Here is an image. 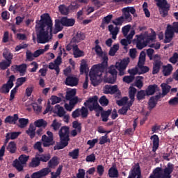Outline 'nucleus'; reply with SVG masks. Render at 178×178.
Returning <instances> with one entry per match:
<instances>
[{"label":"nucleus","mask_w":178,"mask_h":178,"mask_svg":"<svg viewBox=\"0 0 178 178\" xmlns=\"http://www.w3.org/2000/svg\"><path fill=\"white\" fill-rule=\"evenodd\" d=\"M161 86L162 88V91H163L162 95L164 97L169 93L171 89V86H168V83H161Z\"/></svg>","instance_id":"35"},{"label":"nucleus","mask_w":178,"mask_h":178,"mask_svg":"<svg viewBox=\"0 0 178 178\" xmlns=\"http://www.w3.org/2000/svg\"><path fill=\"white\" fill-rule=\"evenodd\" d=\"M122 11L124 13V19H125L127 22H131L132 20V16L131 15L128 13L126 10H123Z\"/></svg>","instance_id":"48"},{"label":"nucleus","mask_w":178,"mask_h":178,"mask_svg":"<svg viewBox=\"0 0 178 178\" xmlns=\"http://www.w3.org/2000/svg\"><path fill=\"white\" fill-rule=\"evenodd\" d=\"M51 170L49 169V168H43L40 171L33 173L31 176V178H42L49 175V173L51 172Z\"/></svg>","instance_id":"16"},{"label":"nucleus","mask_w":178,"mask_h":178,"mask_svg":"<svg viewBox=\"0 0 178 178\" xmlns=\"http://www.w3.org/2000/svg\"><path fill=\"white\" fill-rule=\"evenodd\" d=\"M103 92L106 95H114L117 92V94L115 95V98H120L121 97V92L118 90V86H111V85H106L104 87Z\"/></svg>","instance_id":"12"},{"label":"nucleus","mask_w":178,"mask_h":178,"mask_svg":"<svg viewBox=\"0 0 178 178\" xmlns=\"http://www.w3.org/2000/svg\"><path fill=\"white\" fill-rule=\"evenodd\" d=\"M40 162L47 163L51 159V155L49 154H36Z\"/></svg>","instance_id":"27"},{"label":"nucleus","mask_w":178,"mask_h":178,"mask_svg":"<svg viewBox=\"0 0 178 178\" xmlns=\"http://www.w3.org/2000/svg\"><path fill=\"white\" fill-rule=\"evenodd\" d=\"M58 157L54 156L49 162L48 167L50 168H54L56 166L58 165Z\"/></svg>","instance_id":"32"},{"label":"nucleus","mask_w":178,"mask_h":178,"mask_svg":"<svg viewBox=\"0 0 178 178\" xmlns=\"http://www.w3.org/2000/svg\"><path fill=\"white\" fill-rule=\"evenodd\" d=\"M108 57H107V56H104L102 63L101 64L92 65L91 70L90 71L89 76L93 86L96 87L101 83V77L102 76V73L108 67Z\"/></svg>","instance_id":"2"},{"label":"nucleus","mask_w":178,"mask_h":178,"mask_svg":"<svg viewBox=\"0 0 178 178\" xmlns=\"http://www.w3.org/2000/svg\"><path fill=\"white\" fill-rule=\"evenodd\" d=\"M56 107H58V112H57L58 116L59 118L63 117L66 113L64 108L60 106L59 105H56Z\"/></svg>","instance_id":"54"},{"label":"nucleus","mask_w":178,"mask_h":178,"mask_svg":"<svg viewBox=\"0 0 178 178\" xmlns=\"http://www.w3.org/2000/svg\"><path fill=\"white\" fill-rule=\"evenodd\" d=\"M62 26L65 27H72L75 24L74 18H68L67 17H62Z\"/></svg>","instance_id":"18"},{"label":"nucleus","mask_w":178,"mask_h":178,"mask_svg":"<svg viewBox=\"0 0 178 178\" xmlns=\"http://www.w3.org/2000/svg\"><path fill=\"white\" fill-rule=\"evenodd\" d=\"M168 104L170 105V106H177L178 105V97H175L172 99H171L169 102H168Z\"/></svg>","instance_id":"64"},{"label":"nucleus","mask_w":178,"mask_h":178,"mask_svg":"<svg viewBox=\"0 0 178 178\" xmlns=\"http://www.w3.org/2000/svg\"><path fill=\"white\" fill-rule=\"evenodd\" d=\"M3 57L7 62H10V63H12L13 56L10 51H3Z\"/></svg>","instance_id":"39"},{"label":"nucleus","mask_w":178,"mask_h":178,"mask_svg":"<svg viewBox=\"0 0 178 178\" xmlns=\"http://www.w3.org/2000/svg\"><path fill=\"white\" fill-rule=\"evenodd\" d=\"M173 70L172 64H168V65H163V74L165 76H168L171 74Z\"/></svg>","instance_id":"28"},{"label":"nucleus","mask_w":178,"mask_h":178,"mask_svg":"<svg viewBox=\"0 0 178 178\" xmlns=\"http://www.w3.org/2000/svg\"><path fill=\"white\" fill-rule=\"evenodd\" d=\"M124 22V16H120L119 17H117L115 20L113 21V24H114L116 26H118V25H122Z\"/></svg>","instance_id":"50"},{"label":"nucleus","mask_w":178,"mask_h":178,"mask_svg":"<svg viewBox=\"0 0 178 178\" xmlns=\"http://www.w3.org/2000/svg\"><path fill=\"white\" fill-rule=\"evenodd\" d=\"M149 70V67H147L146 65H140L138 67V74H144L145 73H147Z\"/></svg>","instance_id":"43"},{"label":"nucleus","mask_w":178,"mask_h":178,"mask_svg":"<svg viewBox=\"0 0 178 178\" xmlns=\"http://www.w3.org/2000/svg\"><path fill=\"white\" fill-rule=\"evenodd\" d=\"M73 128L76 129L79 133L81 131V124L79 123L77 121H74L72 123Z\"/></svg>","instance_id":"63"},{"label":"nucleus","mask_w":178,"mask_h":178,"mask_svg":"<svg viewBox=\"0 0 178 178\" xmlns=\"http://www.w3.org/2000/svg\"><path fill=\"white\" fill-rule=\"evenodd\" d=\"M12 69H14L17 72H19L20 76H23L25 75L27 69V65L26 64H20L19 65H12Z\"/></svg>","instance_id":"19"},{"label":"nucleus","mask_w":178,"mask_h":178,"mask_svg":"<svg viewBox=\"0 0 178 178\" xmlns=\"http://www.w3.org/2000/svg\"><path fill=\"white\" fill-rule=\"evenodd\" d=\"M128 99H129L128 97H124L122 99L118 101L117 104L120 106H124L127 104Z\"/></svg>","instance_id":"60"},{"label":"nucleus","mask_w":178,"mask_h":178,"mask_svg":"<svg viewBox=\"0 0 178 178\" xmlns=\"http://www.w3.org/2000/svg\"><path fill=\"white\" fill-rule=\"evenodd\" d=\"M62 25V17L61 19H55V32L54 33H57L63 30V27Z\"/></svg>","instance_id":"31"},{"label":"nucleus","mask_w":178,"mask_h":178,"mask_svg":"<svg viewBox=\"0 0 178 178\" xmlns=\"http://www.w3.org/2000/svg\"><path fill=\"white\" fill-rule=\"evenodd\" d=\"M42 145L44 147H48L51 145H54L55 142L52 138L47 137L46 135L42 136Z\"/></svg>","instance_id":"20"},{"label":"nucleus","mask_w":178,"mask_h":178,"mask_svg":"<svg viewBox=\"0 0 178 178\" xmlns=\"http://www.w3.org/2000/svg\"><path fill=\"white\" fill-rule=\"evenodd\" d=\"M145 96H147L146 95V91L145 90H140V91H138V93H137V99L138 101H140V100H143V99H145Z\"/></svg>","instance_id":"45"},{"label":"nucleus","mask_w":178,"mask_h":178,"mask_svg":"<svg viewBox=\"0 0 178 178\" xmlns=\"http://www.w3.org/2000/svg\"><path fill=\"white\" fill-rule=\"evenodd\" d=\"M108 73L110 74L109 76L106 79V82L110 84H113L117 80L118 72L115 65H111L108 68Z\"/></svg>","instance_id":"13"},{"label":"nucleus","mask_w":178,"mask_h":178,"mask_svg":"<svg viewBox=\"0 0 178 178\" xmlns=\"http://www.w3.org/2000/svg\"><path fill=\"white\" fill-rule=\"evenodd\" d=\"M34 125L38 128L42 127L45 129L47 126V122L43 119H40L34 122Z\"/></svg>","instance_id":"33"},{"label":"nucleus","mask_w":178,"mask_h":178,"mask_svg":"<svg viewBox=\"0 0 178 178\" xmlns=\"http://www.w3.org/2000/svg\"><path fill=\"white\" fill-rule=\"evenodd\" d=\"M119 49V44H113V47H111V49L109 50V56H114L116 54V52Z\"/></svg>","instance_id":"44"},{"label":"nucleus","mask_w":178,"mask_h":178,"mask_svg":"<svg viewBox=\"0 0 178 178\" xmlns=\"http://www.w3.org/2000/svg\"><path fill=\"white\" fill-rule=\"evenodd\" d=\"M15 80V75H10L8 78V81H7L6 83H3V85L0 88V93L2 94H8L10 92V90L13 87V82Z\"/></svg>","instance_id":"11"},{"label":"nucleus","mask_w":178,"mask_h":178,"mask_svg":"<svg viewBox=\"0 0 178 178\" xmlns=\"http://www.w3.org/2000/svg\"><path fill=\"white\" fill-rule=\"evenodd\" d=\"M136 92H137V90L135 88H134V87L130 88L129 94V98L131 99H134V100L135 99V95H136Z\"/></svg>","instance_id":"59"},{"label":"nucleus","mask_w":178,"mask_h":178,"mask_svg":"<svg viewBox=\"0 0 178 178\" xmlns=\"http://www.w3.org/2000/svg\"><path fill=\"white\" fill-rule=\"evenodd\" d=\"M40 165V159H38V156L36 154L35 156L32 159L31 162L29 163V166L30 168H35L38 167Z\"/></svg>","instance_id":"30"},{"label":"nucleus","mask_w":178,"mask_h":178,"mask_svg":"<svg viewBox=\"0 0 178 178\" xmlns=\"http://www.w3.org/2000/svg\"><path fill=\"white\" fill-rule=\"evenodd\" d=\"M18 119L19 116L17 114H15L13 115V116L8 115L6 118L4 123L9 124H15Z\"/></svg>","instance_id":"22"},{"label":"nucleus","mask_w":178,"mask_h":178,"mask_svg":"<svg viewBox=\"0 0 178 178\" xmlns=\"http://www.w3.org/2000/svg\"><path fill=\"white\" fill-rule=\"evenodd\" d=\"M108 176L111 178H118L119 177V172L115 165H113L108 170Z\"/></svg>","instance_id":"23"},{"label":"nucleus","mask_w":178,"mask_h":178,"mask_svg":"<svg viewBox=\"0 0 178 178\" xmlns=\"http://www.w3.org/2000/svg\"><path fill=\"white\" fill-rule=\"evenodd\" d=\"M76 94V90L75 89H73L72 90H70L67 92L65 99L68 101L71 99H74L75 97V95Z\"/></svg>","instance_id":"37"},{"label":"nucleus","mask_w":178,"mask_h":178,"mask_svg":"<svg viewBox=\"0 0 178 178\" xmlns=\"http://www.w3.org/2000/svg\"><path fill=\"white\" fill-rule=\"evenodd\" d=\"M175 33H178V22H175L173 25L168 24L165 31L164 43L168 44L172 40Z\"/></svg>","instance_id":"7"},{"label":"nucleus","mask_w":178,"mask_h":178,"mask_svg":"<svg viewBox=\"0 0 178 178\" xmlns=\"http://www.w3.org/2000/svg\"><path fill=\"white\" fill-rule=\"evenodd\" d=\"M158 86L154 83V85H150L148 86L147 89L145 91L147 96H152L154 95L156 91Z\"/></svg>","instance_id":"26"},{"label":"nucleus","mask_w":178,"mask_h":178,"mask_svg":"<svg viewBox=\"0 0 178 178\" xmlns=\"http://www.w3.org/2000/svg\"><path fill=\"white\" fill-rule=\"evenodd\" d=\"M79 83L78 78L76 76H72V75H69L67 76L65 84L68 86L74 87L76 86Z\"/></svg>","instance_id":"17"},{"label":"nucleus","mask_w":178,"mask_h":178,"mask_svg":"<svg viewBox=\"0 0 178 178\" xmlns=\"http://www.w3.org/2000/svg\"><path fill=\"white\" fill-rule=\"evenodd\" d=\"M155 39L156 33L154 32L153 34L148 35L146 38V40H144V42L146 43V45H147L151 41H154Z\"/></svg>","instance_id":"56"},{"label":"nucleus","mask_w":178,"mask_h":178,"mask_svg":"<svg viewBox=\"0 0 178 178\" xmlns=\"http://www.w3.org/2000/svg\"><path fill=\"white\" fill-rule=\"evenodd\" d=\"M48 67L51 70H54L56 72V74H58L60 72L59 65H56L54 63H49Z\"/></svg>","instance_id":"51"},{"label":"nucleus","mask_w":178,"mask_h":178,"mask_svg":"<svg viewBox=\"0 0 178 178\" xmlns=\"http://www.w3.org/2000/svg\"><path fill=\"white\" fill-rule=\"evenodd\" d=\"M19 127L20 128H24L27 126L29 124V120L28 119H24V118H20L19 120Z\"/></svg>","instance_id":"52"},{"label":"nucleus","mask_w":178,"mask_h":178,"mask_svg":"<svg viewBox=\"0 0 178 178\" xmlns=\"http://www.w3.org/2000/svg\"><path fill=\"white\" fill-rule=\"evenodd\" d=\"M60 127H61V124L59 123V122L57 121L56 119H55V120L53 121V122H52V124H51V127L53 128L54 131H58V130L60 129Z\"/></svg>","instance_id":"46"},{"label":"nucleus","mask_w":178,"mask_h":178,"mask_svg":"<svg viewBox=\"0 0 178 178\" xmlns=\"http://www.w3.org/2000/svg\"><path fill=\"white\" fill-rule=\"evenodd\" d=\"M6 149L10 153V154H14L16 152L17 150V147L16 144L15 142H10Z\"/></svg>","instance_id":"34"},{"label":"nucleus","mask_w":178,"mask_h":178,"mask_svg":"<svg viewBox=\"0 0 178 178\" xmlns=\"http://www.w3.org/2000/svg\"><path fill=\"white\" fill-rule=\"evenodd\" d=\"M128 178H143L139 163H136L132 167Z\"/></svg>","instance_id":"15"},{"label":"nucleus","mask_w":178,"mask_h":178,"mask_svg":"<svg viewBox=\"0 0 178 178\" xmlns=\"http://www.w3.org/2000/svg\"><path fill=\"white\" fill-rule=\"evenodd\" d=\"M26 81V78L22 76L21 78H17L15 83V86L20 87Z\"/></svg>","instance_id":"49"},{"label":"nucleus","mask_w":178,"mask_h":178,"mask_svg":"<svg viewBox=\"0 0 178 178\" xmlns=\"http://www.w3.org/2000/svg\"><path fill=\"white\" fill-rule=\"evenodd\" d=\"M130 62L129 57H127V58H123L122 61L120 63L118 62L115 63V68L119 71V76H124L125 74V70Z\"/></svg>","instance_id":"10"},{"label":"nucleus","mask_w":178,"mask_h":178,"mask_svg":"<svg viewBox=\"0 0 178 178\" xmlns=\"http://www.w3.org/2000/svg\"><path fill=\"white\" fill-rule=\"evenodd\" d=\"M29 159V156H26L24 154H22L19 156L18 159H15L13 161V165L18 172H22L24 170V165L26 164Z\"/></svg>","instance_id":"8"},{"label":"nucleus","mask_w":178,"mask_h":178,"mask_svg":"<svg viewBox=\"0 0 178 178\" xmlns=\"http://www.w3.org/2000/svg\"><path fill=\"white\" fill-rule=\"evenodd\" d=\"M98 97L97 96H94L92 97H90L85 103L84 106L89 108L90 112L95 111L98 113L96 114L97 117L99 116V112H102L104 111L103 108L100 106L98 104Z\"/></svg>","instance_id":"6"},{"label":"nucleus","mask_w":178,"mask_h":178,"mask_svg":"<svg viewBox=\"0 0 178 178\" xmlns=\"http://www.w3.org/2000/svg\"><path fill=\"white\" fill-rule=\"evenodd\" d=\"M154 54V49H147V55L149 57V60H152L154 59L152 74L155 75L159 73L161 66L163 65V63H162L159 54H155L153 57Z\"/></svg>","instance_id":"4"},{"label":"nucleus","mask_w":178,"mask_h":178,"mask_svg":"<svg viewBox=\"0 0 178 178\" xmlns=\"http://www.w3.org/2000/svg\"><path fill=\"white\" fill-rule=\"evenodd\" d=\"M59 12L63 15H67L69 14V9L68 8L64 5L61 4L58 6Z\"/></svg>","instance_id":"36"},{"label":"nucleus","mask_w":178,"mask_h":178,"mask_svg":"<svg viewBox=\"0 0 178 178\" xmlns=\"http://www.w3.org/2000/svg\"><path fill=\"white\" fill-rule=\"evenodd\" d=\"M73 55L74 58H77L84 56L85 54H84V51H83V50H80V49H79L76 44L73 49Z\"/></svg>","instance_id":"29"},{"label":"nucleus","mask_w":178,"mask_h":178,"mask_svg":"<svg viewBox=\"0 0 178 178\" xmlns=\"http://www.w3.org/2000/svg\"><path fill=\"white\" fill-rule=\"evenodd\" d=\"M62 170H63V165H59L56 172H51V178H57L58 177H59L61 174Z\"/></svg>","instance_id":"40"},{"label":"nucleus","mask_w":178,"mask_h":178,"mask_svg":"<svg viewBox=\"0 0 178 178\" xmlns=\"http://www.w3.org/2000/svg\"><path fill=\"white\" fill-rule=\"evenodd\" d=\"M52 20L49 13L41 15L40 19L36 20L37 42L45 44L49 42V33L52 35Z\"/></svg>","instance_id":"1"},{"label":"nucleus","mask_w":178,"mask_h":178,"mask_svg":"<svg viewBox=\"0 0 178 178\" xmlns=\"http://www.w3.org/2000/svg\"><path fill=\"white\" fill-rule=\"evenodd\" d=\"M99 102L102 106H107L109 104L108 99L106 98V96H102L99 100Z\"/></svg>","instance_id":"47"},{"label":"nucleus","mask_w":178,"mask_h":178,"mask_svg":"<svg viewBox=\"0 0 178 178\" xmlns=\"http://www.w3.org/2000/svg\"><path fill=\"white\" fill-rule=\"evenodd\" d=\"M80 112L81 113V118L85 119L88 117V110L84 107V106H82L81 109L80 110Z\"/></svg>","instance_id":"58"},{"label":"nucleus","mask_w":178,"mask_h":178,"mask_svg":"<svg viewBox=\"0 0 178 178\" xmlns=\"http://www.w3.org/2000/svg\"><path fill=\"white\" fill-rule=\"evenodd\" d=\"M67 101H70V104H71L74 108V106L78 104L79 102H81V99H79L78 97H75L74 98H72L71 99H69Z\"/></svg>","instance_id":"55"},{"label":"nucleus","mask_w":178,"mask_h":178,"mask_svg":"<svg viewBox=\"0 0 178 178\" xmlns=\"http://www.w3.org/2000/svg\"><path fill=\"white\" fill-rule=\"evenodd\" d=\"M156 2V6L161 9L160 14L162 17H165L168 15L170 6L167 0H154Z\"/></svg>","instance_id":"9"},{"label":"nucleus","mask_w":178,"mask_h":178,"mask_svg":"<svg viewBox=\"0 0 178 178\" xmlns=\"http://www.w3.org/2000/svg\"><path fill=\"white\" fill-rule=\"evenodd\" d=\"M34 149H37L38 150V152L40 153H42L44 151H43V149L42 148V143L41 142H37L34 146H33Z\"/></svg>","instance_id":"62"},{"label":"nucleus","mask_w":178,"mask_h":178,"mask_svg":"<svg viewBox=\"0 0 178 178\" xmlns=\"http://www.w3.org/2000/svg\"><path fill=\"white\" fill-rule=\"evenodd\" d=\"M86 36L83 32H77V33L72 38V42L79 43L85 39Z\"/></svg>","instance_id":"24"},{"label":"nucleus","mask_w":178,"mask_h":178,"mask_svg":"<svg viewBox=\"0 0 178 178\" xmlns=\"http://www.w3.org/2000/svg\"><path fill=\"white\" fill-rule=\"evenodd\" d=\"M111 110H108L102 113L101 115L103 122H106L108 120V117L111 114Z\"/></svg>","instance_id":"38"},{"label":"nucleus","mask_w":178,"mask_h":178,"mask_svg":"<svg viewBox=\"0 0 178 178\" xmlns=\"http://www.w3.org/2000/svg\"><path fill=\"white\" fill-rule=\"evenodd\" d=\"M143 76H137L136 77V81L135 82V86L141 89L143 87Z\"/></svg>","instance_id":"41"},{"label":"nucleus","mask_w":178,"mask_h":178,"mask_svg":"<svg viewBox=\"0 0 178 178\" xmlns=\"http://www.w3.org/2000/svg\"><path fill=\"white\" fill-rule=\"evenodd\" d=\"M173 170L174 165L169 163L168 167L163 170V173H162L163 170L161 168H156L149 178H171V174Z\"/></svg>","instance_id":"5"},{"label":"nucleus","mask_w":178,"mask_h":178,"mask_svg":"<svg viewBox=\"0 0 178 178\" xmlns=\"http://www.w3.org/2000/svg\"><path fill=\"white\" fill-rule=\"evenodd\" d=\"M169 61L175 65L178 61V53H174L172 57H170Z\"/></svg>","instance_id":"61"},{"label":"nucleus","mask_w":178,"mask_h":178,"mask_svg":"<svg viewBox=\"0 0 178 178\" xmlns=\"http://www.w3.org/2000/svg\"><path fill=\"white\" fill-rule=\"evenodd\" d=\"M11 63L8 61H1L0 63V69L2 70H6L8 67H10Z\"/></svg>","instance_id":"57"},{"label":"nucleus","mask_w":178,"mask_h":178,"mask_svg":"<svg viewBox=\"0 0 178 178\" xmlns=\"http://www.w3.org/2000/svg\"><path fill=\"white\" fill-rule=\"evenodd\" d=\"M108 31L111 32V34L112 35V38L113 40H116L117 35L119 32V28L118 26H115L114 28V26L113 24L108 25Z\"/></svg>","instance_id":"25"},{"label":"nucleus","mask_w":178,"mask_h":178,"mask_svg":"<svg viewBox=\"0 0 178 178\" xmlns=\"http://www.w3.org/2000/svg\"><path fill=\"white\" fill-rule=\"evenodd\" d=\"M135 39H134V42H136V47L139 50H142L143 48L146 47L147 44L145 42L146 39L145 35L141 33L140 35H136Z\"/></svg>","instance_id":"14"},{"label":"nucleus","mask_w":178,"mask_h":178,"mask_svg":"<svg viewBox=\"0 0 178 178\" xmlns=\"http://www.w3.org/2000/svg\"><path fill=\"white\" fill-rule=\"evenodd\" d=\"M134 79H135V76H134V75H129V76L127 75L124 76L123 81L129 84L134 81Z\"/></svg>","instance_id":"53"},{"label":"nucleus","mask_w":178,"mask_h":178,"mask_svg":"<svg viewBox=\"0 0 178 178\" xmlns=\"http://www.w3.org/2000/svg\"><path fill=\"white\" fill-rule=\"evenodd\" d=\"M150 139L152 140L153 142L152 152H156L159 147V138L157 135H154L151 136Z\"/></svg>","instance_id":"21"},{"label":"nucleus","mask_w":178,"mask_h":178,"mask_svg":"<svg viewBox=\"0 0 178 178\" xmlns=\"http://www.w3.org/2000/svg\"><path fill=\"white\" fill-rule=\"evenodd\" d=\"M69 156L72 158V159H77L79 156V149H75L73 151L69 152Z\"/></svg>","instance_id":"42"},{"label":"nucleus","mask_w":178,"mask_h":178,"mask_svg":"<svg viewBox=\"0 0 178 178\" xmlns=\"http://www.w3.org/2000/svg\"><path fill=\"white\" fill-rule=\"evenodd\" d=\"M60 142L54 147V150H59L65 148L69 144L70 141V128L63 127L58 131Z\"/></svg>","instance_id":"3"}]
</instances>
